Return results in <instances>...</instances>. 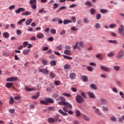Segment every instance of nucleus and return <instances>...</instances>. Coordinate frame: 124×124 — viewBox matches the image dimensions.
Listing matches in <instances>:
<instances>
[{"mask_svg": "<svg viewBox=\"0 0 124 124\" xmlns=\"http://www.w3.org/2000/svg\"><path fill=\"white\" fill-rule=\"evenodd\" d=\"M112 91H113V92H114V93H118V89H117V88H116V87H113L112 88Z\"/></svg>", "mask_w": 124, "mask_h": 124, "instance_id": "57", "label": "nucleus"}, {"mask_svg": "<svg viewBox=\"0 0 124 124\" xmlns=\"http://www.w3.org/2000/svg\"><path fill=\"white\" fill-rule=\"evenodd\" d=\"M38 97H39V93H37L35 95L32 96L33 99H36V98H38Z\"/></svg>", "mask_w": 124, "mask_h": 124, "instance_id": "27", "label": "nucleus"}, {"mask_svg": "<svg viewBox=\"0 0 124 124\" xmlns=\"http://www.w3.org/2000/svg\"><path fill=\"white\" fill-rule=\"evenodd\" d=\"M64 53L65 55H68V56H70V55H71V52H70V51L68 50H65L64 51Z\"/></svg>", "mask_w": 124, "mask_h": 124, "instance_id": "29", "label": "nucleus"}, {"mask_svg": "<svg viewBox=\"0 0 124 124\" xmlns=\"http://www.w3.org/2000/svg\"><path fill=\"white\" fill-rule=\"evenodd\" d=\"M82 117L84 121H90V118L87 115L83 114Z\"/></svg>", "mask_w": 124, "mask_h": 124, "instance_id": "26", "label": "nucleus"}, {"mask_svg": "<svg viewBox=\"0 0 124 124\" xmlns=\"http://www.w3.org/2000/svg\"><path fill=\"white\" fill-rule=\"evenodd\" d=\"M63 58L64 59H66L67 60H73V59L71 57H69V56H66V55H64Z\"/></svg>", "mask_w": 124, "mask_h": 124, "instance_id": "51", "label": "nucleus"}, {"mask_svg": "<svg viewBox=\"0 0 124 124\" xmlns=\"http://www.w3.org/2000/svg\"><path fill=\"white\" fill-rule=\"evenodd\" d=\"M16 34H17V35H21V34H22V31H21V30H17L16 31Z\"/></svg>", "mask_w": 124, "mask_h": 124, "instance_id": "56", "label": "nucleus"}, {"mask_svg": "<svg viewBox=\"0 0 124 124\" xmlns=\"http://www.w3.org/2000/svg\"><path fill=\"white\" fill-rule=\"evenodd\" d=\"M72 22V21H71V20H70L65 19L63 20V24L64 25H66L67 24H69Z\"/></svg>", "mask_w": 124, "mask_h": 124, "instance_id": "19", "label": "nucleus"}, {"mask_svg": "<svg viewBox=\"0 0 124 124\" xmlns=\"http://www.w3.org/2000/svg\"><path fill=\"white\" fill-rule=\"evenodd\" d=\"M50 32L52 34H56L57 33V31L54 29H50Z\"/></svg>", "mask_w": 124, "mask_h": 124, "instance_id": "34", "label": "nucleus"}, {"mask_svg": "<svg viewBox=\"0 0 124 124\" xmlns=\"http://www.w3.org/2000/svg\"><path fill=\"white\" fill-rule=\"evenodd\" d=\"M108 42H109V43H111L112 44H117V40H109L108 41Z\"/></svg>", "mask_w": 124, "mask_h": 124, "instance_id": "36", "label": "nucleus"}, {"mask_svg": "<svg viewBox=\"0 0 124 124\" xmlns=\"http://www.w3.org/2000/svg\"><path fill=\"white\" fill-rule=\"evenodd\" d=\"M48 110L49 111H55V110H56V108H55V107H51L48 108Z\"/></svg>", "mask_w": 124, "mask_h": 124, "instance_id": "54", "label": "nucleus"}, {"mask_svg": "<svg viewBox=\"0 0 124 124\" xmlns=\"http://www.w3.org/2000/svg\"><path fill=\"white\" fill-rule=\"evenodd\" d=\"M14 8H15V5H11L9 7L10 10H12V9H14Z\"/></svg>", "mask_w": 124, "mask_h": 124, "instance_id": "61", "label": "nucleus"}, {"mask_svg": "<svg viewBox=\"0 0 124 124\" xmlns=\"http://www.w3.org/2000/svg\"><path fill=\"white\" fill-rule=\"evenodd\" d=\"M37 37L39 39H42L44 37V34H43L42 33H38L37 34Z\"/></svg>", "mask_w": 124, "mask_h": 124, "instance_id": "13", "label": "nucleus"}, {"mask_svg": "<svg viewBox=\"0 0 124 124\" xmlns=\"http://www.w3.org/2000/svg\"><path fill=\"white\" fill-rule=\"evenodd\" d=\"M39 71L46 74V75L49 74V71L46 69H39Z\"/></svg>", "mask_w": 124, "mask_h": 124, "instance_id": "8", "label": "nucleus"}, {"mask_svg": "<svg viewBox=\"0 0 124 124\" xmlns=\"http://www.w3.org/2000/svg\"><path fill=\"white\" fill-rule=\"evenodd\" d=\"M36 0H30L29 3L32 9H36L37 6H36Z\"/></svg>", "mask_w": 124, "mask_h": 124, "instance_id": "2", "label": "nucleus"}, {"mask_svg": "<svg viewBox=\"0 0 124 124\" xmlns=\"http://www.w3.org/2000/svg\"><path fill=\"white\" fill-rule=\"evenodd\" d=\"M3 36L5 38H8V37H9V33L7 32H4L3 33Z\"/></svg>", "mask_w": 124, "mask_h": 124, "instance_id": "21", "label": "nucleus"}, {"mask_svg": "<svg viewBox=\"0 0 124 124\" xmlns=\"http://www.w3.org/2000/svg\"><path fill=\"white\" fill-rule=\"evenodd\" d=\"M49 75H50V77H51V78H52V79H54V78H55V77H56L55 76V75H54V74L52 72L50 73Z\"/></svg>", "mask_w": 124, "mask_h": 124, "instance_id": "59", "label": "nucleus"}, {"mask_svg": "<svg viewBox=\"0 0 124 124\" xmlns=\"http://www.w3.org/2000/svg\"><path fill=\"white\" fill-rule=\"evenodd\" d=\"M59 113L60 114H62V115H63V116H67V113L66 112H64L62 110V109H59L58 110Z\"/></svg>", "mask_w": 124, "mask_h": 124, "instance_id": "23", "label": "nucleus"}, {"mask_svg": "<svg viewBox=\"0 0 124 124\" xmlns=\"http://www.w3.org/2000/svg\"><path fill=\"white\" fill-rule=\"evenodd\" d=\"M124 50H121L119 52H118V53L116 56V58L117 59H122V58L124 57Z\"/></svg>", "mask_w": 124, "mask_h": 124, "instance_id": "6", "label": "nucleus"}, {"mask_svg": "<svg viewBox=\"0 0 124 124\" xmlns=\"http://www.w3.org/2000/svg\"><path fill=\"white\" fill-rule=\"evenodd\" d=\"M115 27H117V24H112L109 25V27L110 28H115Z\"/></svg>", "mask_w": 124, "mask_h": 124, "instance_id": "62", "label": "nucleus"}, {"mask_svg": "<svg viewBox=\"0 0 124 124\" xmlns=\"http://www.w3.org/2000/svg\"><path fill=\"white\" fill-rule=\"evenodd\" d=\"M90 12H91V14H92V15H93L94 14V13H95V10H94V9H93V8H92L90 10Z\"/></svg>", "mask_w": 124, "mask_h": 124, "instance_id": "45", "label": "nucleus"}, {"mask_svg": "<svg viewBox=\"0 0 124 124\" xmlns=\"http://www.w3.org/2000/svg\"><path fill=\"white\" fill-rule=\"evenodd\" d=\"M102 109L103 110V111H107L109 110V109L108 108L104 106H103L102 107Z\"/></svg>", "mask_w": 124, "mask_h": 124, "instance_id": "42", "label": "nucleus"}, {"mask_svg": "<svg viewBox=\"0 0 124 124\" xmlns=\"http://www.w3.org/2000/svg\"><path fill=\"white\" fill-rule=\"evenodd\" d=\"M42 62L44 65H47L48 63V61H47L46 59H43V60H42Z\"/></svg>", "mask_w": 124, "mask_h": 124, "instance_id": "33", "label": "nucleus"}, {"mask_svg": "<svg viewBox=\"0 0 124 124\" xmlns=\"http://www.w3.org/2000/svg\"><path fill=\"white\" fill-rule=\"evenodd\" d=\"M85 101V99L81 95H78V103H83Z\"/></svg>", "mask_w": 124, "mask_h": 124, "instance_id": "10", "label": "nucleus"}, {"mask_svg": "<svg viewBox=\"0 0 124 124\" xmlns=\"http://www.w3.org/2000/svg\"><path fill=\"white\" fill-rule=\"evenodd\" d=\"M60 118V115L59 114H57L55 117H54V119L56 121H58V119Z\"/></svg>", "mask_w": 124, "mask_h": 124, "instance_id": "64", "label": "nucleus"}, {"mask_svg": "<svg viewBox=\"0 0 124 124\" xmlns=\"http://www.w3.org/2000/svg\"><path fill=\"white\" fill-rule=\"evenodd\" d=\"M29 53H30V50L25 49L23 51V54L24 55H28Z\"/></svg>", "mask_w": 124, "mask_h": 124, "instance_id": "37", "label": "nucleus"}, {"mask_svg": "<svg viewBox=\"0 0 124 124\" xmlns=\"http://www.w3.org/2000/svg\"><path fill=\"white\" fill-rule=\"evenodd\" d=\"M111 121L112 122H117V118L115 116H112L110 118Z\"/></svg>", "mask_w": 124, "mask_h": 124, "instance_id": "47", "label": "nucleus"}, {"mask_svg": "<svg viewBox=\"0 0 124 124\" xmlns=\"http://www.w3.org/2000/svg\"><path fill=\"white\" fill-rule=\"evenodd\" d=\"M87 68L88 71H91V72L93 71V68L92 66H87Z\"/></svg>", "mask_w": 124, "mask_h": 124, "instance_id": "38", "label": "nucleus"}, {"mask_svg": "<svg viewBox=\"0 0 124 124\" xmlns=\"http://www.w3.org/2000/svg\"><path fill=\"white\" fill-rule=\"evenodd\" d=\"M50 64L53 66H55L56 64V61L55 60L51 61L50 62Z\"/></svg>", "mask_w": 124, "mask_h": 124, "instance_id": "43", "label": "nucleus"}, {"mask_svg": "<svg viewBox=\"0 0 124 124\" xmlns=\"http://www.w3.org/2000/svg\"><path fill=\"white\" fill-rule=\"evenodd\" d=\"M65 69H70L71 68V65L68 64H66L64 66Z\"/></svg>", "mask_w": 124, "mask_h": 124, "instance_id": "28", "label": "nucleus"}, {"mask_svg": "<svg viewBox=\"0 0 124 124\" xmlns=\"http://www.w3.org/2000/svg\"><path fill=\"white\" fill-rule=\"evenodd\" d=\"M101 26L100 25V24L99 23H96L95 24V29H99Z\"/></svg>", "mask_w": 124, "mask_h": 124, "instance_id": "53", "label": "nucleus"}, {"mask_svg": "<svg viewBox=\"0 0 124 124\" xmlns=\"http://www.w3.org/2000/svg\"><path fill=\"white\" fill-rule=\"evenodd\" d=\"M76 76V75L74 73H72L70 75L69 78L70 79H73L75 78Z\"/></svg>", "mask_w": 124, "mask_h": 124, "instance_id": "31", "label": "nucleus"}, {"mask_svg": "<svg viewBox=\"0 0 124 124\" xmlns=\"http://www.w3.org/2000/svg\"><path fill=\"white\" fill-rule=\"evenodd\" d=\"M65 9H66V7L63 6L61 7L59 9V11H62V10H65Z\"/></svg>", "mask_w": 124, "mask_h": 124, "instance_id": "52", "label": "nucleus"}, {"mask_svg": "<svg viewBox=\"0 0 124 124\" xmlns=\"http://www.w3.org/2000/svg\"><path fill=\"white\" fill-rule=\"evenodd\" d=\"M78 45L79 46L81 47V48H84V47H85V44H84V42L80 41L78 42Z\"/></svg>", "mask_w": 124, "mask_h": 124, "instance_id": "20", "label": "nucleus"}, {"mask_svg": "<svg viewBox=\"0 0 124 124\" xmlns=\"http://www.w3.org/2000/svg\"><path fill=\"white\" fill-rule=\"evenodd\" d=\"M54 83L55 85H56V86H59L61 82L59 81H54Z\"/></svg>", "mask_w": 124, "mask_h": 124, "instance_id": "58", "label": "nucleus"}, {"mask_svg": "<svg viewBox=\"0 0 124 124\" xmlns=\"http://www.w3.org/2000/svg\"><path fill=\"white\" fill-rule=\"evenodd\" d=\"M98 102L101 105H106V104H107L108 101L106 99L101 98L98 100Z\"/></svg>", "mask_w": 124, "mask_h": 124, "instance_id": "4", "label": "nucleus"}, {"mask_svg": "<svg viewBox=\"0 0 124 124\" xmlns=\"http://www.w3.org/2000/svg\"><path fill=\"white\" fill-rule=\"evenodd\" d=\"M48 121L49 124H53V123H55V122H56V120H55L53 118H49L48 119Z\"/></svg>", "mask_w": 124, "mask_h": 124, "instance_id": "15", "label": "nucleus"}, {"mask_svg": "<svg viewBox=\"0 0 124 124\" xmlns=\"http://www.w3.org/2000/svg\"><path fill=\"white\" fill-rule=\"evenodd\" d=\"M100 68L102 70H103L104 71H106L107 72L110 71V69H109V68L105 67L104 66H101L100 67Z\"/></svg>", "mask_w": 124, "mask_h": 124, "instance_id": "11", "label": "nucleus"}, {"mask_svg": "<svg viewBox=\"0 0 124 124\" xmlns=\"http://www.w3.org/2000/svg\"><path fill=\"white\" fill-rule=\"evenodd\" d=\"M28 45H29V44L27 42H24L23 47L24 48H26V47H27V46H28Z\"/></svg>", "mask_w": 124, "mask_h": 124, "instance_id": "63", "label": "nucleus"}, {"mask_svg": "<svg viewBox=\"0 0 124 124\" xmlns=\"http://www.w3.org/2000/svg\"><path fill=\"white\" fill-rule=\"evenodd\" d=\"M81 80H82L83 82H87V81H88V78H87V77L84 76L81 77Z\"/></svg>", "mask_w": 124, "mask_h": 124, "instance_id": "32", "label": "nucleus"}, {"mask_svg": "<svg viewBox=\"0 0 124 124\" xmlns=\"http://www.w3.org/2000/svg\"><path fill=\"white\" fill-rule=\"evenodd\" d=\"M85 4L88 6H91V5H92V2L90 1H87L85 3Z\"/></svg>", "mask_w": 124, "mask_h": 124, "instance_id": "50", "label": "nucleus"}, {"mask_svg": "<svg viewBox=\"0 0 124 124\" xmlns=\"http://www.w3.org/2000/svg\"><path fill=\"white\" fill-rule=\"evenodd\" d=\"M31 22H32V19L31 18L28 19L26 21V24L27 25V26H29L31 25Z\"/></svg>", "mask_w": 124, "mask_h": 124, "instance_id": "22", "label": "nucleus"}, {"mask_svg": "<svg viewBox=\"0 0 124 124\" xmlns=\"http://www.w3.org/2000/svg\"><path fill=\"white\" fill-rule=\"evenodd\" d=\"M90 88H91V89H93V90H94L95 91H96V90H97V87H96V85L93 83L90 85Z\"/></svg>", "mask_w": 124, "mask_h": 124, "instance_id": "14", "label": "nucleus"}, {"mask_svg": "<svg viewBox=\"0 0 124 124\" xmlns=\"http://www.w3.org/2000/svg\"><path fill=\"white\" fill-rule=\"evenodd\" d=\"M101 18V15L100 14H98L96 15V20H99V19Z\"/></svg>", "mask_w": 124, "mask_h": 124, "instance_id": "46", "label": "nucleus"}, {"mask_svg": "<svg viewBox=\"0 0 124 124\" xmlns=\"http://www.w3.org/2000/svg\"><path fill=\"white\" fill-rule=\"evenodd\" d=\"M94 112L95 114H96V115H98V116H100V115H101V112H100V111L98 108H96Z\"/></svg>", "mask_w": 124, "mask_h": 124, "instance_id": "25", "label": "nucleus"}, {"mask_svg": "<svg viewBox=\"0 0 124 124\" xmlns=\"http://www.w3.org/2000/svg\"><path fill=\"white\" fill-rule=\"evenodd\" d=\"M87 93L90 98H96L95 95L93 92H89Z\"/></svg>", "mask_w": 124, "mask_h": 124, "instance_id": "9", "label": "nucleus"}, {"mask_svg": "<svg viewBox=\"0 0 124 124\" xmlns=\"http://www.w3.org/2000/svg\"><path fill=\"white\" fill-rule=\"evenodd\" d=\"M115 56V53L113 52H110L108 54V57H114Z\"/></svg>", "mask_w": 124, "mask_h": 124, "instance_id": "40", "label": "nucleus"}, {"mask_svg": "<svg viewBox=\"0 0 124 124\" xmlns=\"http://www.w3.org/2000/svg\"><path fill=\"white\" fill-rule=\"evenodd\" d=\"M12 86H13V83L12 82H7L6 84V87L8 89H9V88H11V87H12Z\"/></svg>", "mask_w": 124, "mask_h": 124, "instance_id": "16", "label": "nucleus"}, {"mask_svg": "<svg viewBox=\"0 0 124 124\" xmlns=\"http://www.w3.org/2000/svg\"><path fill=\"white\" fill-rule=\"evenodd\" d=\"M59 105H65L66 104V102L61 101V102H58Z\"/></svg>", "mask_w": 124, "mask_h": 124, "instance_id": "49", "label": "nucleus"}, {"mask_svg": "<svg viewBox=\"0 0 124 124\" xmlns=\"http://www.w3.org/2000/svg\"><path fill=\"white\" fill-rule=\"evenodd\" d=\"M81 94L82 95V96H83V97H84V98H87V95L85 94V93H81Z\"/></svg>", "mask_w": 124, "mask_h": 124, "instance_id": "60", "label": "nucleus"}, {"mask_svg": "<svg viewBox=\"0 0 124 124\" xmlns=\"http://www.w3.org/2000/svg\"><path fill=\"white\" fill-rule=\"evenodd\" d=\"M25 90L27 92H32V91H35V88H30L28 87H25Z\"/></svg>", "mask_w": 124, "mask_h": 124, "instance_id": "18", "label": "nucleus"}, {"mask_svg": "<svg viewBox=\"0 0 124 124\" xmlns=\"http://www.w3.org/2000/svg\"><path fill=\"white\" fill-rule=\"evenodd\" d=\"M62 95H64L65 96H67V97H70V96H71V95L70 93H63Z\"/></svg>", "mask_w": 124, "mask_h": 124, "instance_id": "55", "label": "nucleus"}, {"mask_svg": "<svg viewBox=\"0 0 124 124\" xmlns=\"http://www.w3.org/2000/svg\"><path fill=\"white\" fill-rule=\"evenodd\" d=\"M10 104H13L14 103V98L11 97L9 101Z\"/></svg>", "mask_w": 124, "mask_h": 124, "instance_id": "48", "label": "nucleus"}, {"mask_svg": "<svg viewBox=\"0 0 124 124\" xmlns=\"http://www.w3.org/2000/svg\"><path fill=\"white\" fill-rule=\"evenodd\" d=\"M56 49L59 50V51H62V45H60L56 47Z\"/></svg>", "mask_w": 124, "mask_h": 124, "instance_id": "44", "label": "nucleus"}, {"mask_svg": "<svg viewBox=\"0 0 124 124\" xmlns=\"http://www.w3.org/2000/svg\"><path fill=\"white\" fill-rule=\"evenodd\" d=\"M96 58H97V59H99L101 61H102V60H104V58H103L102 55L101 54H97L96 56Z\"/></svg>", "mask_w": 124, "mask_h": 124, "instance_id": "24", "label": "nucleus"}, {"mask_svg": "<svg viewBox=\"0 0 124 124\" xmlns=\"http://www.w3.org/2000/svg\"><path fill=\"white\" fill-rule=\"evenodd\" d=\"M40 103L45 104V105H48L49 103H54V100L50 98H45V100L40 101Z\"/></svg>", "mask_w": 124, "mask_h": 124, "instance_id": "1", "label": "nucleus"}, {"mask_svg": "<svg viewBox=\"0 0 124 124\" xmlns=\"http://www.w3.org/2000/svg\"><path fill=\"white\" fill-rule=\"evenodd\" d=\"M68 109H72V106L70 103L66 102L64 107L63 108V110L64 112H67Z\"/></svg>", "mask_w": 124, "mask_h": 124, "instance_id": "3", "label": "nucleus"}, {"mask_svg": "<svg viewBox=\"0 0 124 124\" xmlns=\"http://www.w3.org/2000/svg\"><path fill=\"white\" fill-rule=\"evenodd\" d=\"M60 6V5L57 3H55L53 4V9H56V8H58Z\"/></svg>", "mask_w": 124, "mask_h": 124, "instance_id": "39", "label": "nucleus"}, {"mask_svg": "<svg viewBox=\"0 0 124 124\" xmlns=\"http://www.w3.org/2000/svg\"><path fill=\"white\" fill-rule=\"evenodd\" d=\"M101 13H108V10L102 9L100 10Z\"/></svg>", "mask_w": 124, "mask_h": 124, "instance_id": "41", "label": "nucleus"}, {"mask_svg": "<svg viewBox=\"0 0 124 124\" xmlns=\"http://www.w3.org/2000/svg\"><path fill=\"white\" fill-rule=\"evenodd\" d=\"M120 68H120V67L118 65H115L113 66V69H114V70H116V71H119Z\"/></svg>", "mask_w": 124, "mask_h": 124, "instance_id": "35", "label": "nucleus"}, {"mask_svg": "<svg viewBox=\"0 0 124 124\" xmlns=\"http://www.w3.org/2000/svg\"><path fill=\"white\" fill-rule=\"evenodd\" d=\"M57 101H64L65 102V98L62 96H60L57 99Z\"/></svg>", "mask_w": 124, "mask_h": 124, "instance_id": "17", "label": "nucleus"}, {"mask_svg": "<svg viewBox=\"0 0 124 124\" xmlns=\"http://www.w3.org/2000/svg\"><path fill=\"white\" fill-rule=\"evenodd\" d=\"M25 21H26V18H23L17 22V24L18 25H22V24H23V22H25Z\"/></svg>", "mask_w": 124, "mask_h": 124, "instance_id": "30", "label": "nucleus"}, {"mask_svg": "<svg viewBox=\"0 0 124 124\" xmlns=\"http://www.w3.org/2000/svg\"><path fill=\"white\" fill-rule=\"evenodd\" d=\"M26 11V9L24 8H19L15 11L16 14H20V12H24Z\"/></svg>", "mask_w": 124, "mask_h": 124, "instance_id": "7", "label": "nucleus"}, {"mask_svg": "<svg viewBox=\"0 0 124 124\" xmlns=\"http://www.w3.org/2000/svg\"><path fill=\"white\" fill-rule=\"evenodd\" d=\"M17 78L16 77H12L11 78H8L6 79V82H14L17 81Z\"/></svg>", "mask_w": 124, "mask_h": 124, "instance_id": "5", "label": "nucleus"}, {"mask_svg": "<svg viewBox=\"0 0 124 124\" xmlns=\"http://www.w3.org/2000/svg\"><path fill=\"white\" fill-rule=\"evenodd\" d=\"M118 31H119L120 33H123L124 31V26L121 25L118 29Z\"/></svg>", "mask_w": 124, "mask_h": 124, "instance_id": "12", "label": "nucleus"}]
</instances>
